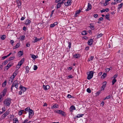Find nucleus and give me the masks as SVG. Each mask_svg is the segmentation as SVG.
<instances>
[{"label":"nucleus","instance_id":"nucleus-36","mask_svg":"<svg viewBox=\"0 0 123 123\" xmlns=\"http://www.w3.org/2000/svg\"><path fill=\"white\" fill-rule=\"evenodd\" d=\"M6 38V36L5 35H3L1 37V39L2 40H4Z\"/></svg>","mask_w":123,"mask_h":123},{"label":"nucleus","instance_id":"nucleus-22","mask_svg":"<svg viewBox=\"0 0 123 123\" xmlns=\"http://www.w3.org/2000/svg\"><path fill=\"white\" fill-rule=\"evenodd\" d=\"M80 54H75L74 55V57L75 58H79L80 57Z\"/></svg>","mask_w":123,"mask_h":123},{"label":"nucleus","instance_id":"nucleus-63","mask_svg":"<svg viewBox=\"0 0 123 123\" xmlns=\"http://www.w3.org/2000/svg\"><path fill=\"white\" fill-rule=\"evenodd\" d=\"M72 68L71 67H68V70H69L70 71L71 70V69H72Z\"/></svg>","mask_w":123,"mask_h":123},{"label":"nucleus","instance_id":"nucleus-13","mask_svg":"<svg viewBox=\"0 0 123 123\" xmlns=\"http://www.w3.org/2000/svg\"><path fill=\"white\" fill-rule=\"evenodd\" d=\"M19 88L21 89V91L23 92L25 91L26 90V88L25 87L22 86L21 85H20Z\"/></svg>","mask_w":123,"mask_h":123},{"label":"nucleus","instance_id":"nucleus-28","mask_svg":"<svg viewBox=\"0 0 123 123\" xmlns=\"http://www.w3.org/2000/svg\"><path fill=\"white\" fill-rule=\"evenodd\" d=\"M25 36L24 35L20 36V37L21 41H22L24 40L25 38Z\"/></svg>","mask_w":123,"mask_h":123},{"label":"nucleus","instance_id":"nucleus-6","mask_svg":"<svg viewBox=\"0 0 123 123\" xmlns=\"http://www.w3.org/2000/svg\"><path fill=\"white\" fill-rule=\"evenodd\" d=\"M9 114V111H6L2 115L1 117V118L2 119H4L7 115Z\"/></svg>","mask_w":123,"mask_h":123},{"label":"nucleus","instance_id":"nucleus-44","mask_svg":"<svg viewBox=\"0 0 123 123\" xmlns=\"http://www.w3.org/2000/svg\"><path fill=\"white\" fill-rule=\"evenodd\" d=\"M94 58V57L93 56H91L90 58H88V61H92L93 60Z\"/></svg>","mask_w":123,"mask_h":123},{"label":"nucleus","instance_id":"nucleus-32","mask_svg":"<svg viewBox=\"0 0 123 123\" xmlns=\"http://www.w3.org/2000/svg\"><path fill=\"white\" fill-rule=\"evenodd\" d=\"M117 81V80L116 79H113L112 81V85H113Z\"/></svg>","mask_w":123,"mask_h":123},{"label":"nucleus","instance_id":"nucleus-56","mask_svg":"<svg viewBox=\"0 0 123 123\" xmlns=\"http://www.w3.org/2000/svg\"><path fill=\"white\" fill-rule=\"evenodd\" d=\"M26 46L27 47H29L30 46V44L29 43H27L26 44Z\"/></svg>","mask_w":123,"mask_h":123},{"label":"nucleus","instance_id":"nucleus-20","mask_svg":"<svg viewBox=\"0 0 123 123\" xmlns=\"http://www.w3.org/2000/svg\"><path fill=\"white\" fill-rule=\"evenodd\" d=\"M31 122V121H29L28 119H26L24 120L22 123H30Z\"/></svg>","mask_w":123,"mask_h":123},{"label":"nucleus","instance_id":"nucleus-47","mask_svg":"<svg viewBox=\"0 0 123 123\" xmlns=\"http://www.w3.org/2000/svg\"><path fill=\"white\" fill-rule=\"evenodd\" d=\"M101 90H99L98 92H97V95H98L101 93Z\"/></svg>","mask_w":123,"mask_h":123},{"label":"nucleus","instance_id":"nucleus-55","mask_svg":"<svg viewBox=\"0 0 123 123\" xmlns=\"http://www.w3.org/2000/svg\"><path fill=\"white\" fill-rule=\"evenodd\" d=\"M105 9V11H106V12H107L109 11V9L108 8H106Z\"/></svg>","mask_w":123,"mask_h":123},{"label":"nucleus","instance_id":"nucleus-1","mask_svg":"<svg viewBox=\"0 0 123 123\" xmlns=\"http://www.w3.org/2000/svg\"><path fill=\"white\" fill-rule=\"evenodd\" d=\"M12 99L9 98H7L3 102V104L6 106L9 107L11 103Z\"/></svg>","mask_w":123,"mask_h":123},{"label":"nucleus","instance_id":"nucleus-40","mask_svg":"<svg viewBox=\"0 0 123 123\" xmlns=\"http://www.w3.org/2000/svg\"><path fill=\"white\" fill-rule=\"evenodd\" d=\"M111 97H112L111 95L110 96V95L106 97L105 98L104 100L106 99H108L109 98H111Z\"/></svg>","mask_w":123,"mask_h":123},{"label":"nucleus","instance_id":"nucleus-26","mask_svg":"<svg viewBox=\"0 0 123 123\" xmlns=\"http://www.w3.org/2000/svg\"><path fill=\"white\" fill-rule=\"evenodd\" d=\"M35 39L33 41V42L34 43H35L37 41H40L39 38H37L36 37H35Z\"/></svg>","mask_w":123,"mask_h":123},{"label":"nucleus","instance_id":"nucleus-21","mask_svg":"<svg viewBox=\"0 0 123 123\" xmlns=\"http://www.w3.org/2000/svg\"><path fill=\"white\" fill-rule=\"evenodd\" d=\"M23 54V52L22 51H20L18 53V55L19 57H20L22 56Z\"/></svg>","mask_w":123,"mask_h":123},{"label":"nucleus","instance_id":"nucleus-30","mask_svg":"<svg viewBox=\"0 0 123 123\" xmlns=\"http://www.w3.org/2000/svg\"><path fill=\"white\" fill-rule=\"evenodd\" d=\"M61 4L60 3H58L56 5V8L57 9L60 8L61 6Z\"/></svg>","mask_w":123,"mask_h":123},{"label":"nucleus","instance_id":"nucleus-42","mask_svg":"<svg viewBox=\"0 0 123 123\" xmlns=\"http://www.w3.org/2000/svg\"><path fill=\"white\" fill-rule=\"evenodd\" d=\"M30 110V108L29 107H28L25 109V110L26 111L29 112V111Z\"/></svg>","mask_w":123,"mask_h":123},{"label":"nucleus","instance_id":"nucleus-19","mask_svg":"<svg viewBox=\"0 0 123 123\" xmlns=\"http://www.w3.org/2000/svg\"><path fill=\"white\" fill-rule=\"evenodd\" d=\"M13 64L12 63H9L6 67V68L7 69H8L11 66H12Z\"/></svg>","mask_w":123,"mask_h":123},{"label":"nucleus","instance_id":"nucleus-2","mask_svg":"<svg viewBox=\"0 0 123 123\" xmlns=\"http://www.w3.org/2000/svg\"><path fill=\"white\" fill-rule=\"evenodd\" d=\"M89 74H87V79L89 80L92 79L93 76V72L92 71H91L89 72Z\"/></svg>","mask_w":123,"mask_h":123},{"label":"nucleus","instance_id":"nucleus-39","mask_svg":"<svg viewBox=\"0 0 123 123\" xmlns=\"http://www.w3.org/2000/svg\"><path fill=\"white\" fill-rule=\"evenodd\" d=\"M103 36V34L101 33H100L99 35H98L97 37V38L98 39L101 37Z\"/></svg>","mask_w":123,"mask_h":123},{"label":"nucleus","instance_id":"nucleus-62","mask_svg":"<svg viewBox=\"0 0 123 123\" xmlns=\"http://www.w3.org/2000/svg\"><path fill=\"white\" fill-rule=\"evenodd\" d=\"M2 109L3 111V112L6 111L5 108V107H3L2 108Z\"/></svg>","mask_w":123,"mask_h":123},{"label":"nucleus","instance_id":"nucleus-34","mask_svg":"<svg viewBox=\"0 0 123 123\" xmlns=\"http://www.w3.org/2000/svg\"><path fill=\"white\" fill-rule=\"evenodd\" d=\"M31 23V21L28 19L25 22V24L26 25H28L30 24Z\"/></svg>","mask_w":123,"mask_h":123},{"label":"nucleus","instance_id":"nucleus-17","mask_svg":"<svg viewBox=\"0 0 123 123\" xmlns=\"http://www.w3.org/2000/svg\"><path fill=\"white\" fill-rule=\"evenodd\" d=\"M59 111V114L61 115H62L64 116H66V114H65V113L64 112L61 110H60V111Z\"/></svg>","mask_w":123,"mask_h":123},{"label":"nucleus","instance_id":"nucleus-48","mask_svg":"<svg viewBox=\"0 0 123 123\" xmlns=\"http://www.w3.org/2000/svg\"><path fill=\"white\" fill-rule=\"evenodd\" d=\"M31 57L33 59H35L37 58V57L35 55H31Z\"/></svg>","mask_w":123,"mask_h":123},{"label":"nucleus","instance_id":"nucleus-53","mask_svg":"<svg viewBox=\"0 0 123 123\" xmlns=\"http://www.w3.org/2000/svg\"><path fill=\"white\" fill-rule=\"evenodd\" d=\"M68 77L69 78H73V76L72 75H68Z\"/></svg>","mask_w":123,"mask_h":123},{"label":"nucleus","instance_id":"nucleus-4","mask_svg":"<svg viewBox=\"0 0 123 123\" xmlns=\"http://www.w3.org/2000/svg\"><path fill=\"white\" fill-rule=\"evenodd\" d=\"M28 112H29V117L31 118L34 114L33 111L32 110L30 109Z\"/></svg>","mask_w":123,"mask_h":123},{"label":"nucleus","instance_id":"nucleus-54","mask_svg":"<svg viewBox=\"0 0 123 123\" xmlns=\"http://www.w3.org/2000/svg\"><path fill=\"white\" fill-rule=\"evenodd\" d=\"M27 28L26 27L24 26L23 28V30L25 31H26V30Z\"/></svg>","mask_w":123,"mask_h":123},{"label":"nucleus","instance_id":"nucleus-18","mask_svg":"<svg viewBox=\"0 0 123 123\" xmlns=\"http://www.w3.org/2000/svg\"><path fill=\"white\" fill-rule=\"evenodd\" d=\"M75 108L74 106L73 105H72L71 106L70 108V112H72L73 111V110H75Z\"/></svg>","mask_w":123,"mask_h":123},{"label":"nucleus","instance_id":"nucleus-37","mask_svg":"<svg viewBox=\"0 0 123 123\" xmlns=\"http://www.w3.org/2000/svg\"><path fill=\"white\" fill-rule=\"evenodd\" d=\"M20 45L19 43H17L16 45L14 47V49H16L17 48L19 47Z\"/></svg>","mask_w":123,"mask_h":123},{"label":"nucleus","instance_id":"nucleus-5","mask_svg":"<svg viewBox=\"0 0 123 123\" xmlns=\"http://www.w3.org/2000/svg\"><path fill=\"white\" fill-rule=\"evenodd\" d=\"M72 0H67V2L64 3V5L66 6H70L71 4Z\"/></svg>","mask_w":123,"mask_h":123},{"label":"nucleus","instance_id":"nucleus-35","mask_svg":"<svg viewBox=\"0 0 123 123\" xmlns=\"http://www.w3.org/2000/svg\"><path fill=\"white\" fill-rule=\"evenodd\" d=\"M14 58H15V57L14 56L11 57L8 59V61H11L13 60Z\"/></svg>","mask_w":123,"mask_h":123},{"label":"nucleus","instance_id":"nucleus-64","mask_svg":"<svg viewBox=\"0 0 123 123\" xmlns=\"http://www.w3.org/2000/svg\"><path fill=\"white\" fill-rule=\"evenodd\" d=\"M115 8V6H112L111 8V9L112 10H114Z\"/></svg>","mask_w":123,"mask_h":123},{"label":"nucleus","instance_id":"nucleus-41","mask_svg":"<svg viewBox=\"0 0 123 123\" xmlns=\"http://www.w3.org/2000/svg\"><path fill=\"white\" fill-rule=\"evenodd\" d=\"M82 34L83 35H86L87 33L86 31H84L81 32Z\"/></svg>","mask_w":123,"mask_h":123},{"label":"nucleus","instance_id":"nucleus-51","mask_svg":"<svg viewBox=\"0 0 123 123\" xmlns=\"http://www.w3.org/2000/svg\"><path fill=\"white\" fill-rule=\"evenodd\" d=\"M67 97L69 98H73L74 97H73L71 96L69 94H68V95L67 96Z\"/></svg>","mask_w":123,"mask_h":123},{"label":"nucleus","instance_id":"nucleus-29","mask_svg":"<svg viewBox=\"0 0 123 123\" xmlns=\"http://www.w3.org/2000/svg\"><path fill=\"white\" fill-rule=\"evenodd\" d=\"M123 5V3H122L119 4L118 6V9L119 10L121 7H122Z\"/></svg>","mask_w":123,"mask_h":123},{"label":"nucleus","instance_id":"nucleus-7","mask_svg":"<svg viewBox=\"0 0 123 123\" xmlns=\"http://www.w3.org/2000/svg\"><path fill=\"white\" fill-rule=\"evenodd\" d=\"M7 89L6 87H5L3 90L2 92V94L3 96H5L6 94V92L7 91Z\"/></svg>","mask_w":123,"mask_h":123},{"label":"nucleus","instance_id":"nucleus-58","mask_svg":"<svg viewBox=\"0 0 123 123\" xmlns=\"http://www.w3.org/2000/svg\"><path fill=\"white\" fill-rule=\"evenodd\" d=\"M98 16V15L97 14H94L93 15V16L94 17L96 18Z\"/></svg>","mask_w":123,"mask_h":123},{"label":"nucleus","instance_id":"nucleus-25","mask_svg":"<svg viewBox=\"0 0 123 123\" xmlns=\"http://www.w3.org/2000/svg\"><path fill=\"white\" fill-rule=\"evenodd\" d=\"M29 68L28 66H27L26 67L25 69H26V71L25 73H28L29 72Z\"/></svg>","mask_w":123,"mask_h":123},{"label":"nucleus","instance_id":"nucleus-14","mask_svg":"<svg viewBox=\"0 0 123 123\" xmlns=\"http://www.w3.org/2000/svg\"><path fill=\"white\" fill-rule=\"evenodd\" d=\"M43 88L45 90H47L48 89L50 88V86L49 85H43Z\"/></svg>","mask_w":123,"mask_h":123},{"label":"nucleus","instance_id":"nucleus-27","mask_svg":"<svg viewBox=\"0 0 123 123\" xmlns=\"http://www.w3.org/2000/svg\"><path fill=\"white\" fill-rule=\"evenodd\" d=\"M107 75V74L106 73H104L101 76V78L104 79L106 77Z\"/></svg>","mask_w":123,"mask_h":123},{"label":"nucleus","instance_id":"nucleus-12","mask_svg":"<svg viewBox=\"0 0 123 123\" xmlns=\"http://www.w3.org/2000/svg\"><path fill=\"white\" fill-rule=\"evenodd\" d=\"M90 26H89L91 29L92 30H94L95 29L94 24L93 23H90Z\"/></svg>","mask_w":123,"mask_h":123},{"label":"nucleus","instance_id":"nucleus-15","mask_svg":"<svg viewBox=\"0 0 123 123\" xmlns=\"http://www.w3.org/2000/svg\"><path fill=\"white\" fill-rule=\"evenodd\" d=\"M81 11V10L80 11V10L76 11L74 15V17H77L78 16V15L79 14Z\"/></svg>","mask_w":123,"mask_h":123},{"label":"nucleus","instance_id":"nucleus-52","mask_svg":"<svg viewBox=\"0 0 123 123\" xmlns=\"http://www.w3.org/2000/svg\"><path fill=\"white\" fill-rule=\"evenodd\" d=\"M68 43L69 44L68 47H69V48L70 49L71 47V43L70 42H69Z\"/></svg>","mask_w":123,"mask_h":123},{"label":"nucleus","instance_id":"nucleus-16","mask_svg":"<svg viewBox=\"0 0 123 123\" xmlns=\"http://www.w3.org/2000/svg\"><path fill=\"white\" fill-rule=\"evenodd\" d=\"M93 42V39H91L88 41V42H87L88 44L89 45H91L92 44V43Z\"/></svg>","mask_w":123,"mask_h":123},{"label":"nucleus","instance_id":"nucleus-61","mask_svg":"<svg viewBox=\"0 0 123 123\" xmlns=\"http://www.w3.org/2000/svg\"><path fill=\"white\" fill-rule=\"evenodd\" d=\"M115 1H117V3H120L121 2V0H114Z\"/></svg>","mask_w":123,"mask_h":123},{"label":"nucleus","instance_id":"nucleus-31","mask_svg":"<svg viewBox=\"0 0 123 123\" xmlns=\"http://www.w3.org/2000/svg\"><path fill=\"white\" fill-rule=\"evenodd\" d=\"M18 80H16L13 83V84L14 85L15 87L16 86V85L18 84Z\"/></svg>","mask_w":123,"mask_h":123},{"label":"nucleus","instance_id":"nucleus-59","mask_svg":"<svg viewBox=\"0 0 123 123\" xmlns=\"http://www.w3.org/2000/svg\"><path fill=\"white\" fill-rule=\"evenodd\" d=\"M111 69H110V68H107L105 69V70L107 72H109Z\"/></svg>","mask_w":123,"mask_h":123},{"label":"nucleus","instance_id":"nucleus-50","mask_svg":"<svg viewBox=\"0 0 123 123\" xmlns=\"http://www.w3.org/2000/svg\"><path fill=\"white\" fill-rule=\"evenodd\" d=\"M87 92L89 93H90L91 92V90L90 88H88L86 90Z\"/></svg>","mask_w":123,"mask_h":123},{"label":"nucleus","instance_id":"nucleus-46","mask_svg":"<svg viewBox=\"0 0 123 123\" xmlns=\"http://www.w3.org/2000/svg\"><path fill=\"white\" fill-rule=\"evenodd\" d=\"M118 76V74H116L114 75L113 77V78H114L113 79H116V78H117V77Z\"/></svg>","mask_w":123,"mask_h":123},{"label":"nucleus","instance_id":"nucleus-49","mask_svg":"<svg viewBox=\"0 0 123 123\" xmlns=\"http://www.w3.org/2000/svg\"><path fill=\"white\" fill-rule=\"evenodd\" d=\"M37 68V67L36 65H34L33 68V69L34 70H36Z\"/></svg>","mask_w":123,"mask_h":123},{"label":"nucleus","instance_id":"nucleus-24","mask_svg":"<svg viewBox=\"0 0 123 123\" xmlns=\"http://www.w3.org/2000/svg\"><path fill=\"white\" fill-rule=\"evenodd\" d=\"M105 18L106 19L110 21V19L109 18V14L108 13L105 16Z\"/></svg>","mask_w":123,"mask_h":123},{"label":"nucleus","instance_id":"nucleus-60","mask_svg":"<svg viewBox=\"0 0 123 123\" xmlns=\"http://www.w3.org/2000/svg\"><path fill=\"white\" fill-rule=\"evenodd\" d=\"M14 41L13 40H11L10 41V43L12 45H13V44L14 43Z\"/></svg>","mask_w":123,"mask_h":123},{"label":"nucleus","instance_id":"nucleus-23","mask_svg":"<svg viewBox=\"0 0 123 123\" xmlns=\"http://www.w3.org/2000/svg\"><path fill=\"white\" fill-rule=\"evenodd\" d=\"M13 123H18V121L17 118H15L13 119Z\"/></svg>","mask_w":123,"mask_h":123},{"label":"nucleus","instance_id":"nucleus-10","mask_svg":"<svg viewBox=\"0 0 123 123\" xmlns=\"http://www.w3.org/2000/svg\"><path fill=\"white\" fill-rule=\"evenodd\" d=\"M92 8V6L91 4L88 3V4L87 8L86 9V11H88L89 10H90Z\"/></svg>","mask_w":123,"mask_h":123},{"label":"nucleus","instance_id":"nucleus-57","mask_svg":"<svg viewBox=\"0 0 123 123\" xmlns=\"http://www.w3.org/2000/svg\"><path fill=\"white\" fill-rule=\"evenodd\" d=\"M7 57H8L7 56V55L6 56H3L2 57V58L3 60H4L5 59V58H7Z\"/></svg>","mask_w":123,"mask_h":123},{"label":"nucleus","instance_id":"nucleus-9","mask_svg":"<svg viewBox=\"0 0 123 123\" xmlns=\"http://www.w3.org/2000/svg\"><path fill=\"white\" fill-rule=\"evenodd\" d=\"M106 81H104L103 83V85L101 87V90H104V89L106 87Z\"/></svg>","mask_w":123,"mask_h":123},{"label":"nucleus","instance_id":"nucleus-43","mask_svg":"<svg viewBox=\"0 0 123 123\" xmlns=\"http://www.w3.org/2000/svg\"><path fill=\"white\" fill-rule=\"evenodd\" d=\"M84 115V114H78L77 115V116H78V118L82 117Z\"/></svg>","mask_w":123,"mask_h":123},{"label":"nucleus","instance_id":"nucleus-33","mask_svg":"<svg viewBox=\"0 0 123 123\" xmlns=\"http://www.w3.org/2000/svg\"><path fill=\"white\" fill-rule=\"evenodd\" d=\"M58 106V105H57L56 104H55L53 105L52 106L51 108H57Z\"/></svg>","mask_w":123,"mask_h":123},{"label":"nucleus","instance_id":"nucleus-45","mask_svg":"<svg viewBox=\"0 0 123 123\" xmlns=\"http://www.w3.org/2000/svg\"><path fill=\"white\" fill-rule=\"evenodd\" d=\"M23 111H24V110H22L18 112V114L19 115H22L23 113Z\"/></svg>","mask_w":123,"mask_h":123},{"label":"nucleus","instance_id":"nucleus-3","mask_svg":"<svg viewBox=\"0 0 123 123\" xmlns=\"http://www.w3.org/2000/svg\"><path fill=\"white\" fill-rule=\"evenodd\" d=\"M24 59L23 58L22 59L18 62V64L17 65V68H20V66L22 65L23 63L24 62Z\"/></svg>","mask_w":123,"mask_h":123},{"label":"nucleus","instance_id":"nucleus-38","mask_svg":"<svg viewBox=\"0 0 123 123\" xmlns=\"http://www.w3.org/2000/svg\"><path fill=\"white\" fill-rule=\"evenodd\" d=\"M8 61H9L8 60H6L4 62H3V63H2V65H5L8 62Z\"/></svg>","mask_w":123,"mask_h":123},{"label":"nucleus","instance_id":"nucleus-8","mask_svg":"<svg viewBox=\"0 0 123 123\" xmlns=\"http://www.w3.org/2000/svg\"><path fill=\"white\" fill-rule=\"evenodd\" d=\"M17 72L16 71L12 75V76H13V79H12V78H11V80H9V81H10V80L11 83H12L13 80V79L15 78V77L17 75Z\"/></svg>","mask_w":123,"mask_h":123},{"label":"nucleus","instance_id":"nucleus-11","mask_svg":"<svg viewBox=\"0 0 123 123\" xmlns=\"http://www.w3.org/2000/svg\"><path fill=\"white\" fill-rule=\"evenodd\" d=\"M16 3L17 5V6L18 8H21V4L20 1L18 0L16 1Z\"/></svg>","mask_w":123,"mask_h":123}]
</instances>
